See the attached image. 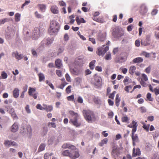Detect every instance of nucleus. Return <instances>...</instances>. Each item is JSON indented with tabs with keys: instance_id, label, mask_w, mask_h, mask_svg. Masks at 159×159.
I'll list each match as a JSON object with an SVG mask.
<instances>
[{
	"instance_id": "1",
	"label": "nucleus",
	"mask_w": 159,
	"mask_h": 159,
	"mask_svg": "<svg viewBox=\"0 0 159 159\" xmlns=\"http://www.w3.org/2000/svg\"><path fill=\"white\" fill-rule=\"evenodd\" d=\"M59 29V25L58 22L55 20H52L50 21V27L48 32L50 35H54L58 32Z\"/></svg>"
},
{
	"instance_id": "2",
	"label": "nucleus",
	"mask_w": 159,
	"mask_h": 159,
	"mask_svg": "<svg viewBox=\"0 0 159 159\" xmlns=\"http://www.w3.org/2000/svg\"><path fill=\"white\" fill-rule=\"evenodd\" d=\"M69 113L70 116L69 123L76 127L80 126L81 124L78 122L77 119L79 116L78 114L72 111H69Z\"/></svg>"
},
{
	"instance_id": "3",
	"label": "nucleus",
	"mask_w": 159,
	"mask_h": 159,
	"mask_svg": "<svg viewBox=\"0 0 159 159\" xmlns=\"http://www.w3.org/2000/svg\"><path fill=\"white\" fill-rule=\"evenodd\" d=\"M83 114L86 120L89 122H91L95 119L93 112L89 110H84Z\"/></svg>"
},
{
	"instance_id": "4",
	"label": "nucleus",
	"mask_w": 159,
	"mask_h": 159,
	"mask_svg": "<svg viewBox=\"0 0 159 159\" xmlns=\"http://www.w3.org/2000/svg\"><path fill=\"white\" fill-rule=\"evenodd\" d=\"M72 150H65L63 151L62 152V155L63 156L65 157H69L71 159H75L80 156V154L78 151H75L74 152V155H73L71 154Z\"/></svg>"
},
{
	"instance_id": "5",
	"label": "nucleus",
	"mask_w": 159,
	"mask_h": 159,
	"mask_svg": "<svg viewBox=\"0 0 159 159\" xmlns=\"http://www.w3.org/2000/svg\"><path fill=\"white\" fill-rule=\"evenodd\" d=\"M112 148L111 154L114 158H116L120 153L119 148L116 145L114 144L113 145Z\"/></svg>"
},
{
	"instance_id": "6",
	"label": "nucleus",
	"mask_w": 159,
	"mask_h": 159,
	"mask_svg": "<svg viewBox=\"0 0 159 159\" xmlns=\"http://www.w3.org/2000/svg\"><path fill=\"white\" fill-rule=\"evenodd\" d=\"M104 47L105 45H103L102 47L98 48L97 53L99 56H103L105 53L109 50V47L108 46Z\"/></svg>"
},
{
	"instance_id": "7",
	"label": "nucleus",
	"mask_w": 159,
	"mask_h": 159,
	"mask_svg": "<svg viewBox=\"0 0 159 159\" xmlns=\"http://www.w3.org/2000/svg\"><path fill=\"white\" fill-rule=\"evenodd\" d=\"M54 39L52 38H48L43 40L40 43V47L42 48H43L45 45L46 46H49L51 45Z\"/></svg>"
},
{
	"instance_id": "8",
	"label": "nucleus",
	"mask_w": 159,
	"mask_h": 159,
	"mask_svg": "<svg viewBox=\"0 0 159 159\" xmlns=\"http://www.w3.org/2000/svg\"><path fill=\"white\" fill-rule=\"evenodd\" d=\"M21 132L23 135L28 134L30 136L32 133L31 126L29 125H27L21 130Z\"/></svg>"
},
{
	"instance_id": "9",
	"label": "nucleus",
	"mask_w": 159,
	"mask_h": 159,
	"mask_svg": "<svg viewBox=\"0 0 159 159\" xmlns=\"http://www.w3.org/2000/svg\"><path fill=\"white\" fill-rule=\"evenodd\" d=\"M70 69L71 73L73 75H78L81 72V71L80 70L76 67H74L73 65L70 66Z\"/></svg>"
},
{
	"instance_id": "10",
	"label": "nucleus",
	"mask_w": 159,
	"mask_h": 159,
	"mask_svg": "<svg viewBox=\"0 0 159 159\" xmlns=\"http://www.w3.org/2000/svg\"><path fill=\"white\" fill-rule=\"evenodd\" d=\"M40 31L37 28H35L32 32V38L35 40L37 39L40 36Z\"/></svg>"
},
{
	"instance_id": "11",
	"label": "nucleus",
	"mask_w": 159,
	"mask_h": 159,
	"mask_svg": "<svg viewBox=\"0 0 159 159\" xmlns=\"http://www.w3.org/2000/svg\"><path fill=\"white\" fill-rule=\"evenodd\" d=\"M62 148L64 149H70L72 150H75L76 149V147L70 143H64L62 146Z\"/></svg>"
},
{
	"instance_id": "12",
	"label": "nucleus",
	"mask_w": 159,
	"mask_h": 159,
	"mask_svg": "<svg viewBox=\"0 0 159 159\" xmlns=\"http://www.w3.org/2000/svg\"><path fill=\"white\" fill-rule=\"evenodd\" d=\"M106 33L105 32L100 33L98 36V39L100 41H103L106 39Z\"/></svg>"
},
{
	"instance_id": "13",
	"label": "nucleus",
	"mask_w": 159,
	"mask_h": 159,
	"mask_svg": "<svg viewBox=\"0 0 159 159\" xmlns=\"http://www.w3.org/2000/svg\"><path fill=\"white\" fill-rule=\"evenodd\" d=\"M19 129V124L17 122H15L11 126L10 130L12 132L15 133Z\"/></svg>"
},
{
	"instance_id": "14",
	"label": "nucleus",
	"mask_w": 159,
	"mask_h": 159,
	"mask_svg": "<svg viewBox=\"0 0 159 159\" xmlns=\"http://www.w3.org/2000/svg\"><path fill=\"white\" fill-rule=\"evenodd\" d=\"M102 79L101 78L98 76H96L94 77V84L96 86L99 87L101 85Z\"/></svg>"
},
{
	"instance_id": "15",
	"label": "nucleus",
	"mask_w": 159,
	"mask_h": 159,
	"mask_svg": "<svg viewBox=\"0 0 159 159\" xmlns=\"http://www.w3.org/2000/svg\"><path fill=\"white\" fill-rule=\"evenodd\" d=\"M113 34L114 36L116 38H119L124 35V32L123 30L121 29H120L118 30L116 32H114Z\"/></svg>"
},
{
	"instance_id": "16",
	"label": "nucleus",
	"mask_w": 159,
	"mask_h": 159,
	"mask_svg": "<svg viewBox=\"0 0 159 159\" xmlns=\"http://www.w3.org/2000/svg\"><path fill=\"white\" fill-rule=\"evenodd\" d=\"M12 56L15 57L16 59L18 60H21L23 57L22 55L19 54L17 51L13 52L12 53Z\"/></svg>"
},
{
	"instance_id": "17",
	"label": "nucleus",
	"mask_w": 159,
	"mask_h": 159,
	"mask_svg": "<svg viewBox=\"0 0 159 159\" xmlns=\"http://www.w3.org/2000/svg\"><path fill=\"white\" fill-rule=\"evenodd\" d=\"M76 61L79 65H81L85 63L86 60L83 56H81L78 57L76 59Z\"/></svg>"
},
{
	"instance_id": "18",
	"label": "nucleus",
	"mask_w": 159,
	"mask_h": 159,
	"mask_svg": "<svg viewBox=\"0 0 159 159\" xmlns=\"http://www.w3.org/2000/svg\"><path fill=\"white\" fill-rule=\"evenodd\" d=\"M4 144L5 146L11 145L16 146L17 145V144L15 142L8 140H6L4 141Z\"/></svg>"
},
{
	"instance_id": "19",
	"label": "nucleus",
	"mask_w": 159,
	"mask_h": 159,
	"mask_svg": "<svg viewBox=\"0 0 159 159\" xmlns=\"http://www.w3.org/2000/svg\"><path fill=\"white\" fill-rule=\"evenodd\" d=\"M8 112L11 114V116L13 119H16L18 118V117L15 112V110L13 107H12L10 108V109Z\"/></svg>"
},
{
	"instance_id": "20",
	"label": "nucleus",
	"mask_w": 159,
	"mask_h": 159,
	"mask_svg": "<svg viewBox=\"0 0 159 159\" xmlns=\"http://www.w3.org/2000/svg\"><path fill=\"white\" fill-rule=\"evenodd\" d=\"M150 39L149 36H147L145 40H141V43L142 45L144 46H147L150 44L149 41Z\"/></svg>"
},
{
	"instance_id": "21",
	"label": "nucleus",
	"mask_w": 159,
	"mask_h": 159,
	"mask_svg": "<svg viewBox=\"0 0 159 159\" xmlns=\"http://www.w3.org/2000/svg\"><path fill=\"white\" fill-rule=\"evenodd\" d=\"M147 8L144 4H142L140 7V12L141 14H144L147 13Z\"/></svg>"
},
{
	"instance_id": "22",
	"label": "nucleus",
	"mask_w": 159,
	"mask_h": 159,
	"mask_svg": "<svg viewBox=\"0 0 159 159\" xmlns=\"http://www.w3.org/2000/svg\"><path fill=\"white\" fill-rule=\"evenodd\" d=\"M15 34V31L14 30L11 33H7L5 35V38L7 40L11 39L14 36Z\"/></svg>"
},
{
	"instance_id": "23",
	"label": "nucleus",
	"mask_w": 159,
	"mask_h": 159,
	"mask_svg": "<svg viewBox=\"0 0 159 159\" xmlns=\"http://www.w3.org/2000/svg\"><path fill=\"white\" fill-rule=\"evenodd\" d=\"M141 154V152L139 148H137L136 150L134 148L133 150V156L135 157L137 156H139Z\"/></svg>"
},
{
	"instance_id": "24",
	"label": "nucleus",
	"mask_w": 159,
	"mask_h": 159,
	"mask_svg": "<svg viewBox=\"0 0 159 159\" xmlns=\"http://www.w3.org/2000/svg\"><path fill=\"white\" fill-rule=\"evenodd\" d=\"M55 65L58 68H61L62 66V61L60 59L56 60L55 61Z\"/></svg>"
},
{
	"instance_id": "25",
	"label": "nucleus",
	"mask_w": 159,
	"mask_h": 159,
	"mask_svg": "<svg viewBox=\"0 0 159 159\" xmlns=\"http://www.w3.org/2000/svg\"><path fill=\"white\" fill-rule=\"evenodd\" d=\"M43 106L44 107V110L48 112H50L53 110V107L51 105H47L46 104H43Z\"/></svg>"
},
{
	"instance_id": "26",
	"label": "nucleus",
	"mask_w": 159,
	"mask_h": 159,
	"mask_svg": "<svg viewBox=\"0 0 159 159\" xmlns=\"http://www.w3.org/2000/svg\"><path fill=\"white\" fill-rule=\"evenodd\" d=\"M20 90L17 88H15L13 91V96L15 98H17L19 96Z\"/></svg>"
},
{
	"instance_id": "27",
	"label": "nucleus",
	"mask_w": 159,
	"mask_h": 159,
	"mask_svg": "<svg viewBox=\"0 0 159 159\" xmlns=\"http://www.w3.org/2000/svg\"><path fill=\"white\" fill-rule=\"evenodd\" d=\"M51 10L52 12L54 14H57L59 12L58 7L56 6H52L51 8Z\"/></svg>"
},
{
	"instance_id": "28",
	"label": "nucleus",
	"mask_w": 159,
	"mask_h": 159,
	"mask_svg": "<svg viewBox=\"0 0 159 159\" xmlns=\"http://www.w3.org/2000/svg\"><path fill=\"white\" fill-rule=\"evenodd\" d=\"M143 61V59L142 57H138L134 59L133 60V62L134 63H136L142 62Z\"/></svg>"
},
{
	"instance_id": "29",
	"label": "nucleus",
	"mask_w": 159,
	"mask_h": 159,
	"mask_svg": "<svg viewBox=\"0 0 159 159\" xmlns=\"http://www.w3.org/2000/svg\"><path fill=\"white\" fill-rule=\"evenodd\" d=\"M75 20L79 25H80L81 23H84L86 22L84 18H82L80 19L78 16L76 17Z\"/></svg>"
},
{
	"instance_id": "30",
	"label": "nucleus",
	"mask_w": 159,
	"mask_h": 159,
	"mask_svg": "<svg viewBox=\"0 0 159 159\" xmlns=\"http://www.w3.org/2000/svg\"><path fill=\"white\" fill-rule=\"evenodd\" d=\"M120 98L119 97V94H116L115 98L116 104L117 107L119 105L120 102Z\"/></svg>"
},
{
	"instance_id": "31",
	"label": "nucleus",
	"mask_w": 159,
	"mask_h": 159,
	"mask_svg": "<svg viewBox=\"0 0 159 159\" xmlns=\"http://www.w3.org/2000/svg\"><path fill=\"white\" fill-rule=\"evenodd\" d=\"M46 145L44 143H42L40 145L38 150V152H39L43 151L45 148Z\"/></svg>"
},
{
	"instance_id": "32",
	"label": "nucleus",
	"mask_w": 159,
	"mask_h": 159,
	"mask_svg": "<svg viewBox=\"0 0 159 159\" xmlns=\"http://www.w3.org/2000/svg\"><path fill=\"white\" fill-rule=\"evenodd\" d=\"M21 15L19 13H16L15 15V20L16 22H19L20 20Z\"/></svg>"
},
{
	"instance_id": "33",
	"label": "nucleus",
	"mask_w": 159,
	"mask_h": 159,
	"mask_svg": "<svg viewBox=\"0 0 159 159\" xmlns=\"http://www.w3.org/2000/svg\"><path fill=\"white\" fill-rule=\"evenodd\" d=\"M36 88H31V87H30L29 89L28 90V94L29 95H32V94H33V93L36 91Z\"/></svg>"
},
{
	"instance_id": "34",
	"label": "nucleus",
	"mask_w": 159,
	"mask_h": 159,
	"mask_svg": "<svg viewBox=\"0 0 159 159\" xmlns=\"http://www.w3.org/2000/svg\"><path fill=\"white\" fill-rule=\"evenodd\" d=\"M38 75L39 77V82H41L45 79V76L43 73H40L38 74Z\"/></svg>"
},
{
	"instance_id": "35",
	"label": "nucleus",
	"mask_w": 159,
	"mask_h": 159,
	"mask_svg": "<svg viewBox=\"0 0 159 159\" xmlns=\"http://www.w3.org/2000/svg\"><path fill=\"white\" fill-rule=\"evenodd\" d=\"M108 141V139L107 138H105L102 140L101 142L99 144V146H102L104 144H107Z\"/></svg>"
},
{
	"instance_id": "36",
	"label": "nucleus",
	"mask_w": 159,
	"mask_h": 159,
	"mask_svg": "<svg viewBox=\"0 0 159 159\" xmlns=\"http://www.w3.org/2000/svg\"><path fill=\"white\" fill-rule=\"evenodd\" d=\"M10 20L9 18H4L0 20V25L4 24L5 22Z\"/></svg>"
},
{
	"instance_id": "37",
	"label": "nucleus",
	"mask_w": 159,
	"mask_h": 159,
	"mask_svg": "<svg viewBox=\"0 0 159 159\" xmlns=\"http://www.w3.org/2000/svg\"><path fill=\"white\" fill-rule=\"evenodd\" d=\"M136 69V67L134 66H131L129 69V73L131 74H133L135 72Z\"/></svg>"
},
{
	"instance_id": "38",
	"label": "nucleus",
	"mask_w": 159,
	"mask_h": 159,
	"mask_svg": "<svg viewBox=\"0 0 159 159\" xmlns=\"http://www.w3.org/2000/svg\"><path fill=\"white\" fill-rule=\"evenodd\" d=\"M95 62V60H93L90 62L89 66L91 69L93 70L94 69V64Z\"/></svg>"
},
{
	"instance_id": "39",
	"label": "nucleus",
	"mask_w": 159,
	"mask_h": 159,
	"mask_svg": "<svg viewBox=\"0 0 159 159\" xmlns=\"http://www.w3.org/2000/svg\"><path fill=\"white\" fill-rule=\"evenodd\" d=\"M1 76L2 77V78L3 79H6L8 77L7 74L4 71L2 72Z\"/></svg>"
},
{
	"instance_id": "40",
	"label": "nucleus",
	"mask_w": 159,
	"mask_h": 159,
	"mask_svg": "<svg viewBox=\"0 0 159 159\" xmlns=\"http://www.w3.org/2000/svg\"><path fill=\"white\" fill-rule=\"evenodd\" d=\"M48 125L50 128H55L56 127V125L54 122H49L48 123Z\"/></svg>"
},
{
	"instance_id": "41",
	"label": "nucleus",
	"mask_w": 159,
	"mask_h": 159,
	"mask_svg": "<svg viewBox=\"0 0 159 159\" xmlns=\"http://www.w3.org/2000/svg\"><path fill=\"white\" fill-rule=\"evenodd\" d=\"M39 7L40 10L42 11H44L46 8V6L44 4H39Z\"/></svg>"
},
{
	"instance_id": "42",
	"label": "nucleus",
	"mask_w": 159,
	"mask_h": 159,
	"mask_svg": "<svg viewBox=\"0 0 159 159\" xmlns=\"http://www.w3.org/2000/svg\"><path fill=\"white\" fill-rule=\"evenodd\" d=\"M132 138L133 141L137 142L138 141L139 139L138 136L136 135H132Z\"/></svg>"
},
{
	"instance_id": "43",
	"label": "nucleus",
	"mask_w": 159,
	"mask_h": 159,
	"mask_svg": "<svg viewBox=\"0 0 159 159\" xmlns=\"http://www.w3.org/2000/svg\"><path fill=\"white\" fill-rule=\"evenodd\" d=\"M142 78L141 80H143L145 81H147L148 79L147 75L144 74H143L142 75Z\"/></svg>"
},
{
	"instance_id": "44",
	"label": "nucleus",
	"mask_w": 159,
	"mask_h": 159,
	"mask_svg": "<svg viewBox=\"0 0 159 159\" xmlns=\"http://www.w3.org/2000/svg\"><path fill=\"white\" fill-rule=\"evenodd\" d=\"M30 2V0L25 1V2L22 5L21 8L23 9L24 7L29 5Z\"/></svg>"
},
{
	"instance_id": "45",
	"label": "nucleus",
	"mask_w": 159,
	"mask_h": 159,
	"mask_svg": "<svg viewBox=\"0 0 159 159\" xmlns=\"http://www.w3.org/2000/svg\"><path fill=\"white\" fill-rule=\"evenodd\" d=\"M25 109L26 112L28 114H30L31 113V110L29 106L28 105H27L25 107Z\"/></svg>"
},
{
	"instance_id": "46",
	"label": "nucleus",
	"mask_w": 159,
	"mask_h": 159,
	"mask_svg": "<svg viewBox=\"0 0 159 159\" xmlns=\"http://www.w3.org/2000/svg\"><path fill=\"white\" fill-rule=\"evenodd\" d=\"M147 98L148 100L151 101H152L153 100V98H152L151 94L150 93H148L147 95Z\"/></svg>"
},
{
	"instance_id": "47",
	"label": "nucleus",
	"mask_w": 159,
	"mask_h": 159,
	"mask_svg": "<svg viewBox=\"0 0 159 159\" xmlns=\"http://www.w3.org/2000/svg\"><path fill=\"white\" fill-rule=\"evenodd\" d=\"M35 16L36 17L38 18H43V16L41 15L39 13L38 11H36L34 13Z\"/></svg>"
},
{
	"instance_id": "48",
	"label": "nucleus",
	"mask_w": 159,
	"mask_h": 159,
	"mask_svg": "<svg viewBox=\"0 0 159 159\" xmlns=\"http://www.w3.org/2000/svg\"><path fill=\"white\" fill-rule=\"evenodd\" d=\"M65 77L66 80L68 82H70L71 81V78L69 74L66 73L65 75Z\"/></svg>"
},
{
	"instance_id": "49",
	"label": "nucleus",
	"mask_w": 159,
	"mask_h": 159,
	"mask_svg": "<svg viewBox=\"0 0 159 159\" xmlns=\"http://www.w3.org/2000/svg\"><path fill=\"white\" fill-rule=\"evenodd\" d=\"M111 55L110 53H108L106 54L105 56V59L107 60H108L111 59Z\"/></svg>"
},
{
	"instance_id": "50",
	"label": "nucleus",
	"mask_w": 159,
	"mask_h": 159,
	"mask_svg": "<svg viewBox=\"0 0 159 159\" xmlns=\"http://www.w3.org/2000/svg\"><path fill=\"white\" fill-rule=\"evenodd\" d=\"M64 48L63 47H60L59 49H58V50L57 51V54L58 55H59V54L62 53L64 50Z\"/></svg>"
},
{
	"instance_id": "51",
	"label": "nucleus",
	"mask_w": 159,
	"mask_h": 159,
	"mask_svg": "<svg viewBox=\"0 0 159 159\" xmlns=\"http://www.w3.org/2000/svg\"><path fill=\"white\" fill-rule=\"evenodd\" d=\"M72 86L71 85L68 86L66 88V93H69L71 92Z\"/></svg>"
},
{
	"instance_id": "52",
	"label": "nucleus",
	"mask_w": 159,
	"mask_h": 159,
	"mask_svg": "<svg viewBox=\"0 0 159 159\" xmlns=\"http://www.w3.org/2000/svg\"><path fill=\"white\" fill-rule=\"evenodd\" d=\"M149 126H150L149 125H146L145 124H143V127L147 132H148L149 131Z\"/></svg>"
},
{
	"instance_id": "53",
	"label": "nucleus",
	"mask_w": 159,
	"mask_h": 159,
	"mask_svg": "<svg viewBox=\"0 0 159 159\" xmlns=\"http://www.w3.org/2000/svg\"><path fill=\"white\" fill-rule=\"evenodd\" d=\"M37 109L41 110H44V107H43L40 104H38L36 106Z\"/></svg>"
},
{
	"instance_id": "54",
	"label": "nucleus",
	"mask_w": 159,
	"mask_h": 159,
	"mask_svg": "<svg viewBox=\"0 0 159 159\" xmlns=\"http://www.w3.org/2000/svg\"><path fill=\"white\" fill-rule=\"evenodd\" d=\"M48 131V130L47 128H44L43 129V130L42 132V134L43 136L47 134Z\"/></svg>"
},
{
	"instance_id": "55",
	"label": "nucleus",
	"mask_w": 159,
	"mask_h": 159,
	"mask_svg": "<svg viewBox=\"0 0 159 159\" xmlns=\"http://www.w3.org/2000/svg\"><path fill=\"white\" fill-rule=\"evenodd\" d=\"M141 55L144 56L146 57H149L150 56V54L149 53L146 52H143L141 53Z\"/></svg>"
},
{
	"instance_id": "56",
	"label": "nucleus",
	"mask_w": 159,
	"mask_h": 159,
	"mask_svg": "<svg viewBox=\"0 0 159 159\" xmlns=\"http://www.w3.org/2000/svg\"><path fill=\"white\" fill-rule=\"evenodd\" d=\"M56 74L60 77H61L62 76V71L60 70H56Z\"/></svg>"
},
{
	"instance_id": "57",
	"label": "nucleus",
	"mask_w": 159,
	"mask_h": 159,
	"mask_svg": "<svg viewBox=\"0 0 159 159\" xmlns=\"http://www.w3.org/2000/svg\"><path fill=\"white\" fill-rule=\"evenodd\" d=\"M75 81L78 84H79L82 81V79L80 77H78L75 79Z\"/></svg>"
},
{
	"instance_id": "58",
	"label": "nucleus",
	"mask_w": 159,
	"mask_h": 159,
	"mask_svg": "<svg viewBox=\"0 0 159 159\" xmlns=\"http://www.w3.org/2000/svg\"><path fill=\"white\" fill-rule=\"evenodd\" d=\"M93 19V20L98 22L102 23L103 22V20L101 19L97 18L95 17H94Z\"/></svg>"
},
{
	"instance_id": "59",
	"label": "nucleus",
	"mask_w": 159,
	"mask_h": 159,
	"mask_svg": "<svg viewBox=\"0 0 159 159\" xmlns=\"http://www.w3.org/2000/svg\"><path fill=\"white\" fill-rule=\"evenodd\" d=\"M69 17L70 19V23L71 24H73L75 21V19H74L75 17L73 15H72L70 16Z\"/></svg>"
},
{
	"instance_id": "60",
	"label": "nucleus",
	"mask_w": 159,
	"mask_h": 159,
	"mask_svg": "<svg viewBox=\"0 0 159 159\" xmlns=\"http://www.w3.org/2000/svg\"><path fill=\"white\" fill-rule=\"evenodd\" d=\"M94 102L97 104H100L101 101L100 98H95L94 99Z\"/></svg>"
},
{
	"instance_id": "61",
	"label": "nucleus",
	"mask_w": 159,
	"mask_h": 159,
	"mask_svg": "<svg viewBox=\"0 0 159 159\" xmlns=\"http://www.w3.org/2000/svg\"><path fill=\"white\" fill-rule=\"evenodd\" d=\"M54 138L52 137L48 141V143L49 144H52L54 141Z\"/></svg>"
},
{
	"instance_id": "62",
	"label": "nucleus",
	"mask_w": 159,
	"mask_h": 159,
	"mask_svg": "<svg viewBox=\"0 0 159 159\" xmlns=\"http://www.w3.org/2000/svg\"><path fill=\"white\" fill-rule=\"evenodd\" d=\"M68 83L66 82H64V83H63L59 86V88L61 89H63L64 87Z\"/></svg>"
},
{
	"instance_id": "63",
	"label": "nucleus",
	"mask_w": 159,
	"mask_h": 159,
	"mask_svg": "<svg viewBox=\"0 0 159 159\" xmlns=\"http://www.w3.org/2000/svg\"><path fill=\"white\" fill-rule=\"evenodd\" d=\"M121 119L122 122H127V121L128 120V117L126 116L122 117Z\"/></svg>"
},
{
	"instance_id": "64",
	"label": "nucleus",
	"mask_w": 159,
	"mask_h": 159,
	"mask_svg": "<svg viewBox=\"0 0 159 159\" xmlns=\"http://www.w3.org/2000/svg\"><path fill=\"white\" fill-rule=\"evenodd\" d=\"M156 95H157L159 94V88L158 89L157 88H156L154 89V91Z\"/></svg>"
}]
</instances>
